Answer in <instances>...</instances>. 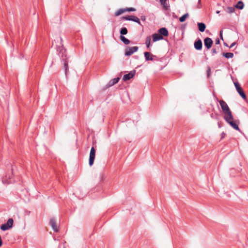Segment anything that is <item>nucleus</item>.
<instances>
[{
    "label": "nucleus",
    "mask_w": 248,
    "mask_h": 248,
    "mask_svg": "<svg viewBox=\"0 0 248 248\" xmlns=\"http://www.w3.org/2000/svg\"><path fill=\"white\" fill-rule=\"evenodd\" d=\"M188 16H189V15L188 13L185 14V15H184L183 16H182L181 17H180L179 18L180 22H184L186 20V18L188 17Z\"/></svg>",
    "instance_id": "obj_22"
},
{
    "label": "nucleus",
    "mask_w": 248,
    "mask_h": 248,
    "mask_svg": "<svg viewBox=\"0 0 248 248\" xmlns=\"http://www.w3.org/2000/svg\"><path fill=\"white\" fill-rule=\"evenodd\" d=\"M198 29L199 30L203 32L205 31L206 28V25L203 23H198Z\"/></svg>",
    "instance_id": "obj_17"
},
{
    "label": "nucleus",
    "mask_w": 248,
    "mask_h": 248,
    "mask_svg": "<svg viewBox=\"0 0 248 248\" xmlns=\"http://www.w3.org/2000/svg\"><path fill=\"white\" fill-rule=\"evenodd\" d=\"M194 47L196 50H201L202 47V43L200 39H198L194 42Z\"/></svg>",
    "instance_id": "obj_11"
},
{
    "label": "nucleus",
    "mask_w": 248,
    "mask_h": 248,
    "mask_svg": "<svg viewBox=\"0 0 248 248\" xmlns=\"http://www.w3.org/2000/svg\"><path fill=\"white\" fill-rule=\"evenodd\" d=\"M139 47L137 46L129 47L128 46L125 48L124 55L126 56H130L134 52L138 51Z\"/></svg>",
    "instance_id": "obj_3"
},
{
    "label": "nucleus",
    "mask_w": 248,
    "mask_h": 248,
    "mask_svg": "<svg viewBox=\"0 0 248 248\" xmlns=\"http://www.w3.org/2000/svg\"><path fill=\"white\" fill-rule=\"evenodd\" d=\"M234 84L239 95L242 97V98H243L244 99H246L247 98L246 95L244 92L243 91L242 88L241 87L239 83L237 82H234Z\"/></svg>",
    "instance_id": "obj_4"
},
{
    "label": "nucleus",
    "mask_w": 248,
    "mask_h": 248,
    "mask_svg": "<svg viewBox=\"0 0 248 248\" xmlns=\"http://www.w3.org/2000/svg\"><path fill=\"white\" fill-rule=\"evenodd\" d=\"M153 41L156 42L158 40L163 39V36H162L159 33H155L152 35Z\"/></svg>",
    "instance_id": "obj_14"
},
{
    "label": "nucleus",
    "mask_w": 248,
    "mask_h": 248,
    "mask_svg": "<svg viewBox=\"0 0 248 248\" xmlns=\"http://www.w3.org/2000/svg\"><path fill=\"white\" fill-rule=\"evenodd\" d=\"M61 42H62V38H61Z\"/></svg>",
    "instance_id": "obj_40"
},
{
    "label": "nucleus",
    "mask_w": 248,
    "mask_h": 248,
    "mask_svg": "<svg viewBox=\"0 0 248 248\" xmlns=\"http://www.w3.org/2000/svg\"><path fill=\"white\" fill-rule=\"evenodd\" d=\"M95 156V150L94 147H92L90 153V157H89V164L90 166H92L94 162V160Z\"/></svg>",
    "instance_id": "obj_6"
},
{
    "label": "nucleus",
    "mask_w": 248,
    "mask_h": 248,
    "mask_svg": "<svg viewBox=\"0 0 248 248\" xmlns=\"http://www.w3.org/2000/svg\"><path fill=\"white\" fill-rule=\"evenodd\" d=\"M236 44L235 42L232 43L230 46V48H232Z\"/></svg>",
    "instance_id": "obj_35"
},
{
    "label": "nucleus",
    "mask_w": 248,
    "mask_h": 248,
    "mask_svg": "<svg viewBox=\"0 0 248 248\" xmlns=\"http://www.w3.org/2000/svg\"><path fill=\"white\" fill-rule=\"evenodd\" d=\"M217 53L216 49L215 48H213L212 49V55H214L215 54Z\"/></svg>",
    "instance_id": "obj_31"
},
{
    "label": "nucleus",
    "mask_w": 248,
    "mask_h": 248,
    "mask_svg": "<svg viewBox=\"0 0 248 248\" xmlns=\"http://www.w3.org/2000/svg\"><path fill=\"white\" fill-rule=\"evenodd\" d=\"M158 33L162 36H167L168 35V31L166 28H161L158 30Z\"/></svg>",
    "instance_id": "obj_12"
},
{
    "label": "nucleus",
    "mask_w": 248,
    "mask_h": 248,
    "mask_svg": "<svg viewBox=\"0 0 248 248\" xmlns=\"http://www.w3.org/2000/svg\"><path fill=\"white\" fill-rule=\"evenodd\" d=\"M217 14H218L219 13V11H217V12H216Z\"/></svg>",
    "instance_id": "obj_39"
},
{
    "label": "nucleus",
    "mask_w": 248,
    "mask_h": 248,
    "mask_svg": "<svg viewBox=\"0 0 248 248\" xmlns=\"http://www.w3.org/2000/svg\"><path fill=\"white\" fill-rule=\"evenodd\" d=\"M58 51L59 52V56L61 58L62 61V59L68 58L67 57L66 49L63 47V45L59 47Z\"/></svg>",
    "instance_id": "obj_7"
},
{
    "label": "nucleus",
    "mask_w": 248,
    "mask_h": 248,
    "mask_svg": "<svg viewBox=\"0 0 248 248\" xmlns=\"http://www.w3.org/2000/svg\"><path fill=\"white\" fill-rule=\"evenodd\" d=\"M2 182L3 184H9L11 183L10 180H8L7 178V176H5V177H3L2 179Z\"/></svg>",
    "instance_id": "obj_28"
},
{
    "label": "nucleus",
    "mask_w": 248,
    "mask_h": 248,
    "mask_svg": "<svg viewBox=\"0 0 248 248\" xmlns=\"http://www.w3.org/2000/svg\"><path fill=\"white\" fill-rule=\"evenodd\" d=\"M132 21L141 25L140 19L136 16H133Z\"/></svg>",
    "instance_id": "obj_27"
},
{
    "label": "nucleus",
    "mask_w": 248,
    "mask_h": 248,
    "mask_svg": "<svg viewBox=\"0 0 248 248\" xmlns=\"http://www.w3.org/2000/svg\"><path fill=\"white\" fill-rule=\"evenodd\" d=\"M135 74V71H131L128 74H125L123 78V80L124 81H126L131 78H132Z\"/></svg>",
    "instance_id": "obj_9"
},
{
    "label": "nucleus",
    "mask_w": 248,
    "mask_h": 248,
    "mask_svg": "<svg viewBox=\"0 0 248 248\" xmlns=\"http://www.w3.org/2000/svg\"><path fill=\"white\" fill-rule=\"evenodd\" d=\"M224 119L234 129L240 131L238 124L233 121V118L232 116V118H228V117H226Z\"/></svg>",
    "instance_id": "obj_5"
},
{
    "label": "nucleus",
    "mask_w": 248,
    "mask_h": 248,
    "mask_svg": "<svg viewBox=\"0 0 248 248\" xmlns=\"http://www.w3.org/2000/svg\"><path fill=\"white\" fill-rule=\"evenodd\" d=\"M219 102L222 111L225 114L224 118L226 117L232 118V113L227 103L223 100H220Z\"/></svg>",
    "instance_id": "obj_1"
},
{
    "label": "nucleus",
    "mask_w": 248,
    "mask_h": 248,
    "mask_svg": "<svg viewBox=\"0 0 248 248\" xmlns=\"http://www.w3.org/2000/svg\"><path fill=\"white\" fill-rule=\"evenodd\" d=\"M198 8H201V0H198Z\"/></svg>",
    "instance_id": "obj_37"
},
{
    "label": "nucleus",
    "mask_w": 248,
    "mask_h": 248,
    "mask_svg": "<svg viewBox=\"0 0 248 248\" xmlns=\"http://www.w3.org/2000/svg\"><path fill=\"white\" fill-rule=\"evenodd\" d=\"M141 20L142 21H145L146 20V16H142L140 17Z\"/></svg>",
    "instance_id": "obj_34"
},
{
    "label": "nucleus",
    "mask_w": 248,
    "mask_h": 248,
    "mask_svg": "<svg viewBox=\"0 0 248 248\" xmlns=\"http://www.w3.org/2000/svg\"><path fill=\"white\" fill-rule=\"evenodd\" d=\"M125 12H133V11H136V9H135L134 8H132V7H130V8H125Z\"/></svg>",
    "instance_id": "obj_30"
},
{
    "label": "nucleus",
    "mask_w": 248,
    "mask_h": 248,
    "mask_svg": "<svg viewBox=\"0 0 248 248\" xmlns=\"http://www.w3.org/2000/svg\"><path fill=\"white\" fill-rule=\"evenodd\" d=\"M216 44H220V41L218 38H217L215 40Z\"/></svg>",
    "instance_id": "obj_33"
},
{
    "label": "nucleus",
    "mask_w": 248,
    "mask_h": 248,
    "mask_svg": "<svg viewBox=\"0 0 248 248\" xmlns=\"http://www.w3.org/2000/svg\"><path fill=\"white\" fill-rule=\"evenodd\" d=\"M210 72V68H208V70H207V76L208 77L209 76Z\"/></svg>",
    "instance_id": "obj_36"
},
{
    "label": "nucleus",
    "mask_w": 248,
    "mask_h": 248,
    "mask_svg": "<svg viewBox=\"0 0 248 248\" xmlns=\"http://www.w3.org/2000/svg\"><path fill=\"white\" fill-rule=\"evenodd\" d=\"M222 55L227 59L232 58L233 57V54L231 52L222 53Z\"/></svg>",
    "instance_id": "obj_20"
},
{
    "label": "nucleus",
    "mask_w": 248,
    "mask_h": 248,
    "mask_svg": "<svg viewBox=\"0 0 248 248\" xmlns=\"http://www.w3.org/2000/svg\"><path fill=\"white\" fill-rule=\"evenodd\" d=\"M13 219L9 218L6 223L3 224L0 226V229L4 231L10 229L13 227Z\"/></svg>",
    "instance_id": "obj_2"
},
{
    "label": "nucleus",
    "mask_w": 248,
    "mask_h": 248,
    "mask_svg": "<svg viewBox=\"0 0 248 248\" xmlns=\"http://www.w3.org/2000/svg\"><path fill=\"white\" fill-rule=\"evenodd\" d=\"M120 33L121 35H125L127 33V30L125 27H123L121 28Z\"/></svg>",
    "instance_id": "obj_24"
},
{
    "label": "nucleus",
    "mask_w": 248,
    "mask_h": 248,
    "mask_svg": "<svg viewBox=\"0 0 248 248\" xmlns=\"http://www.w3.org/2000/svg\"><path fill=\"white\" fill-rule=\"evenodd\" d=\"M119 80H120V78H113L109 81L108 85L109 87L115 85V84H116L119 81Z\"/></svg>",
    "instance_id": "obj_16"
},
{
    "label": "nucleus",
    "mask_w": 248,
    "mask_h": 248,
    "mask_svg": "<svg viewBox=\"0 0 248 248\" xmlns=\"http://www.w3.org/2000/svg\"><path fill=\"white\" fill-rule=\"evenodd\" d=\"M133 16H122L121 18L122 19L125 20H129V21H132Z\"/></svg>",
    "instance_id": "obj_25"
},
{
    "label": "nucleus",
    "mask_w": 248,
    "mask_h": 248,
    "mask_svg": "<svg viewBox=\"0 0 248 248\" xmlns=\"http://www.w3.org/2000/svg\"><path fill=\"white\" fill-rule=\"evenodd\" d=\"M68 58L62 59V61L63 62V67L65 70V74L66 76L68 71Z\"/></svg>",
    "instance_id": "obj_13"
},
{
    "label": "nucleus",
    "mask_w": 248,
    "mask_h": 248,
    "mask_svg": "<svg viewBox=\"0 0 248 248\" xmlns=\"http://www.w3.org/2000/svg\"><path fill=\"white\" fill-rule=\"evenodd\" d=\"M244 6V4L242 1H239L235 5V7L238 9H243Z\"/></svg>",
    "instance_id": "obj_19"
},
{
    "label": "nucleus",
    "mask_w": 248,
    "mask_h": 248,
    "mask_svg": "<svg viewBox=\"0 0 248 248\" xmlns=\"http://www.w3.org/2000/svg\"><path fill=\"white\" fill-rule=\"evenodd\" d=\"M234 11H235V9H234V8H233L232 7H227V12L228 13H230V14L234 12Z\"/></svg>",
    "instance_id": "obj_26"
},
{
    "label": "nucleus",
    "mask_w": 248,
    "mask_h": 248,
    "mask_svg": "<svg viewBox=\"0 0 248 248\" xmlns=\"http://www.w3.org/2000/svg\"><path fill=\"white\" fill-rule=\"evenodd\" d=\"M120 39L125 45H128L130 42V41L128 39L125 38L123 35L120 36Z\"/></svg>",
    "instance_id": "obj_18"
},
{
    "label": "nucleus",
    "mask_w": 248,
    "mask_h": 248,
    "mask_svg": "<svg viewBox=\"0 0 248 248\" xmlns=\"http://www.w3.org/2000/svg\"><path fill=\"white\" fill-rule=\"evenodd\" d=\"M222 33H223V31L221 30L219 32V36H220V38L221 39L223 40V35H222Z\"/></svg>",
    "instance_id": "obj_32"
},
{
    "label": "nucleus",
    "mask_w": 248,
    "mask_h": 248,
    "mask_svg": "<svg viewBox=\"0 0 248 248\" xmlns=\"http://www.w3.org/2000/svg\"><path fill=\"white\" fill-rule=\"evenodd\" d=\"M161 4L163 6L164 8L167 9L169 7L167 0H159Z\"/></svg>",
    "instance_id": "obj_23"
},
{
    "label": "nucleus",
    "mask_w": 248,
    "mask_h": 248,
    "mask_svg": "<svg viewBox=\"0 0 248 248\" xmlns=\"http://www.w3.org/2000/svg\"><path fill=\"white\" fill-rule=\"evenodd\" d=\"M125 12V8L120 9L115 13V16H117Z\"/></svg>",
    "instance_id": "obj_21"
},
{
    "label": "nucleus",
    "mask_w": 248,
    "mask_h": 248,
    "mask_svg": "<svg viewBox=\"0 0 248 248\" xmlns=\"http://www.w3.org/2000/svg\"><path fill=\"white\" fill-rule=\"evenodd\" d=\"M150 42H151V38L150 37H148L146 38V44L147 47H149L150 46Z\"/></svg>",
    "instance_id": "obj_29"
},
{
    "label": "nucleus",
    "mask_w": 248,
    "mask_h": 248,
    "mask_svg": "<svg viewBox=\"0 0 248 248\" xmlns=\"http://www.w3.org/2000/svg\"><path fill=\"white\" fill-rule=\"evenodd\" d=\"M144 55L145 58V60L146 61H153V57L154 56L153 55H151L150 52H145L144 53ZM155 57H156V56H154Z\"/></svg>",
    "instance_id": "obj_15"
},
{
    "label": "nucleus",
    "mask_w": 248,
    "mask_h": 248,
    "mask_svg": "<svg viewBox=\"0 0 248 248\" xmlns=\"http://www.w3.org/2000/svg\"><path fill=\"white\" fill-rule=\"evenodd\" d=\"M224 45L226 46H228L227 44L226 43H224Z\"/></svg>",
    "instance_id": "obj_38"
},
{
    "label": "nucleus",
    "mask_w": 248,
    "mask_h": 248,
    "mask_svg": "<svg viewBox=\"0 0 248 248\" xmlns=\"http://www.w3.org/2000/svg\"><path fill=\"white\" fill-rule=\"evenodd\" d=\"M213 44V41L209 37H206L204 39V45L207 49H210Z\"/></svg>",
    "instance_id": "obj_8"
},
{
    "label": "nucleus",
    "mask_w": 248,
    "mask_h": 248,
    "mask_svg": "<svg viewBox=\"0 0 248 248\" xmlns=\"http://www.w3.org/2000/svg\"><path fill=\"white\" fill-rule=\"evenodd\" d=\"M49 224L54 232H58L59 231V229L57 228L55 218H51L50 219Z\"/></svg>",
    "instance_id": "obj_10"
}]
</instances>
